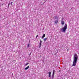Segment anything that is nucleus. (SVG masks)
Masks as SVG:
<instances>
[{
    "mask_svg": "<svg viewBox=\"0 0 79 79\" xmlns=\"http://www.w3.org/2000/svg\"><path fill=\"white\" fill-rule=\"evenodd\" d=\"M78 59V56L76 54H75L73 56V61L72 66H75L76 65V63Z\"/></svg>",
    "mask_w": 79,
    "mask_h": 79,
    "instance_id": "1",
    "label": "nucleus"
},
{
    "mask_svg": "<svg viewBox=\"0 0 79 79\" xmlns=\"http://www.w3.org/2000/svg\"><path fill=\"white\" fill-rule=\"evenodd\" d=\"M67 29V24H65L63 28H62L61 29H60V31L62 32H66V30Z\"/></svg>",
    "mask_w": 79,
    "mask_h": 79,
    "instance_id": "2",
    "label": "nucleus"
},
{
    "mask_svg": "<svg viewBox=\"0 0 79 79\" xmlns=\"http://www.w3.org/2000/svg\"><path fill=\"white\" fill-rule=\"evenodd\" d=\"M55 70H53V72H52V79H53L54 77V75H55Z\"/></svg>",
    "mask_w": 79,
    "mask_h": 79,
    "instance_id": "3",
    "label": "nucleus"
},
{
    "mask_svg": "<svg viewBox=\"0 0 79 79\" xmlns=\"http://www.w3.org/2000/svg\"><path fill=\"white\" fill-rule=\"evenodd\" d=\"M51 73H52V72H49L48 73V77H51Z\"/></svg>",
    "mask_w": 79,
    "mask_h": 79,
    "instance_id": "4",
    "label": "nucleus"
},
{
    "mask_svg": "<svg viewBox=\"0 0 79 79\" xmlns=\"http://www.w3.org/2000/svg\"><path fill=\"white\" fill-rule=\"evenodd\" d=\"M42 40L40 41V43L39 44H40V46L39 47V48H40V47H41V45H42Z\"/></svg>",
    "mask_w": 79,
    "mask_h": 79,
    "instance_id": "5",
    "label": "nucleus"
},
{
    "mask_svg": "<svg viewBox=\"0 0 79 79\" xmlns=\"http://www.w3.org/2000/svg\"><path fill=\"white\" fill-rule=\"evenodd\" d=\"M58 23V19H57L55 21V24H57Z\"/></svg>",
    "mask_w": 79,
    "mask_h": 79,
    "instance_id": "6",
    "label": "nucleus"
},
{
    "mask_svg": "<svg viewBox=\"0 0 79 79\" xmlns=\"http://www.w3.org/2000/svg\"><path fill=\"white\" fill-rule=\"evenodd\" d=\"M45 37V34H44L43 35V36L41 37V38L42 39H44Z\"/></svg>",
    "mask_w": 79,
    "mask_h": 79,
    "instance_id": "7",
    "label": "nucleus"
},
{
    "mask_svg": "<svg viewBox=\"0 0 79 79\" xmlns=\"http://www.w3.org/2000/svg\"><path fill=\"white\" fill-rule=\"evenodd\" d=\"M29 66H28L27 67H26L25 68V70H27L28 69H29Z\"/></svg>",
    "mask_w": 79,
    "mask_h": 79,
    "instance_id": "8",
    "label": "nucleus"
},
{
    "mask_svg": "<svg viewBox=\"0 0 79 79\" xmlns=\"http://www.w3.org/2000/svg\"><path fill=\"white\" fill-rule=\"evenodd\" d=\"M61 24L62 25L64 24V21H62L61 22Z\"/></svg>",
    "mask_w": 79,
    "mask_h": 79,
    "instance_id": "9",
    "label": "nucleus"
},
{
    "mask_svg": "<svg viewBox=\"0 0 79 79\" xmlns=\"http://www.w3.org/2000/svg\"><path fill=\"white\" fill-rule=\"evenodd\" d=\"M55 19H58V16H56L55 17Z\"/></svg>",
    "mask_w": 79,
    "mask_h": 79,
    "instance_id": "10",
    "label": "nucleus"
},
{
    "mask_svg": "<svg viewBox=\"0 0 79 79\" xmlns=\"http://www.w3.org/2000/svg\"><path fill=\"white\" fill-rule=\"evenodd\" d=\"M47 38H45L44 39V42H45L46 40H47Z\"/></svg>",
    "mask_w": 79,
    "mask_h": 79,
    "instance_id": "11",
    "label": "nucleus"
},
{
    "mask_svg": "<svg viewBox=\"0 0 79 79\" xmlns=\"http://www.w3.org/2000/svg\"><path fill=\"white\" fill-rule=\"evenodd\" d=\"M29 45H30V44H29L27 45V47L28 48H29Z\"/></svg>",
    "mask_w": 79,
    "mask_h": 79,
    "instance_id": "12",
    "label": "nucleus"
},
{
    "mask_svg": "<svg viewBox=\"0 0 79 79\" xmlns=\"http://www.w3.org/2000/svg\"><path fill=\"white\" fill-rule=\"evenodd\" d=\"M64 19L63 18H62L61 20V22L62 21H63V20Z\"/></svg>",
    "mask_w": 79,
    "mask_h": 79,
    "instance_id": "13",
    "label": "nucleus"
},
{
    "mask_svg": "<svg viewBox=\"0 0 79 79\" xmlns=\"http://www.w3.org/2000/svg\"><path fill=\"white\" fill-rule=\"evenodd\" d=\"M10 2H9V4H8V7H9V5H10Z\"/></svg>",
    "mask_w": 79,
    "mask_h": 79,
    "instance_id": "14",
    "label": "nucleus"
},
{
    "mask_svg": "<svg viewBox=\"0 0 79 79\" xmlns=\"http://www.w3.org/2000/svg\"><path fill=\"white\" fill-rule=\"evenodd\" d=\"M28 64L29 63H27V64H25V66H27V64Z\"/></svg>",
    "mask_w": 79,
    "mask_h": 79,
    "instance_id": "15",
    "label": "nucleus"
},
{
    "mask_svg": "<svg viewBox=\"0 0 79 79\" xmlns=\"http://www.w3.org/2000/svg\"><path fill=\"white\" fill-rule=\"evenodd\" d=\"M13 3V2H11L10 3V5H12V4Z\"/></svg>",
    "mask_w": 79,
    "mask_h": 79,
    "instance_id": "16",
    "label": "nucleus"
},
{
    "mask_svg": "<svg viewBox=\"0 0 79 79\" xmlns=\"http://www.w3.org/2000/svg\"><path fill=\"white\" fill-rule=\"evenodd\" d=\"M38 37V35H37L36 37V38H37V37Z\"/></svg>",
    "mask_w": 79,
    "mask_h": 79,
    "instance_id": "17",
    "label": "nucleus"
},
{
    "mask_svg": "<svg viewBox=\"0 0 79 79\" xmlns=\"http://www.w3.org/2000/svg\"><path fill=\"white\" fill-rule=\"evenodd\" d=\"M31 55V52H30V54H29V56H30Z\"/></svg>",
    "mask_w": 79,
    "mask_h": 79,
    "instance_id": "18",
    "label": "nucleus"
},
{
    "mask_svg": "<svg viewBox=\"0 0 79 79\" xmlns=\"http://www.w3.org/2000/svg\"><path fill=\"white\" fill-rule=\"evenodd\" d=\"M69 50V49H68V50Z\"/></svg>",
    "mask_w": 79,
    "mask_h": 79,
    "instance_id": "19",
    "label": "nucleus"
}]
</instances>
